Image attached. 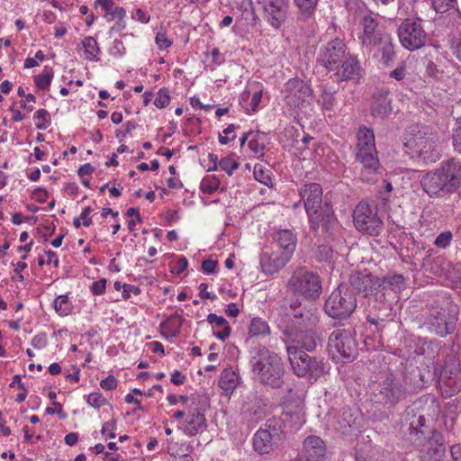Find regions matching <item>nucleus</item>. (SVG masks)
<instances>
[{"mask_svg":"<svg viewBox=\"0 0 461 461\" xmlns=\"http://www.w3.org/2000/svg\"><path fill=\"white\" fill-rule=\"evenodd\" d=\"M438 408V401L430 394L421 396L408 406L401 418L404 437L417 447L429 441L434 432Z\"/></svg>","mask_w":461,"mask_h":461,"instance_id":"nucleus-1","label":"nucleus"},{"mask_svg":"<svg viewBox=\"0 0 461 461\" xmlns=\"http://www.w3.org/2000/svg\"><path fill=\"white\" fill-rule=\"evenodd\" d=\"M420 185L429 196L456 192L461 185V163L454 159L442 163L438 169L425 174Z\"/></svg>","mask_w":461,"mask_h":461,"instance_id":"nucleus-2","label":"nucleus"},{"mask_svg":"<svg viewBox=\"0 0 461 461\" xmlns=\"http://www.w3.org/2000/svg\"><path fill=\"white\" fill-rule=\"evenodd\" d=\"M356 160L361 164L360 178L373 183L380 173V161L375 147V133L372 129L362 125L357 132Z\"/></svg>","mask_w":461,"mask_h":461,"instance_id":"nucleus-3","label":"nucleus"},{"mask_svg":"<svg viewBox=\"0 0 461 461\" xmlns=\"http://www.w3.org/2000/svg\"><path fill=\"white\" fill-rule=\"evenodd\" d=\"M252 372L263 384L280 388L284 384L285 368L277 354L261 346L256 348L250 358Z\"/></svg>","mask_w":461,"mask_h":461,"instance_id":"nucleus-4","label":"nucleus"},{"mask_svg":"<svg viewBox=\"0 0 461 461\" xmlns=\"http://www.w3.org/2000/svg\"><path fill=\"white\" fill-rule=\"evenodd\" d=\"M351 285L366 297L373 296L378 305H374L377 310V317L368 315L366 320L377 326L379 321H385L392 316L391 303L387 302L386 293L381 292L380 278L363 272H357L350 276Z\"/></svg>","mask_w":461,"mask_h":461,"instance_id":"nucleus-5","label":"nucleus"},{"mask_svg":"<svg viewBox=\"0 0 461 461\" xmlns=\"http://www.w3.org/2000/svg\"><path fill=\"white\" fill-rule=\"evenodd\" d=\"M406 396V388L401 378L388 374L371 386V402L385 409L393 408Z\"/></svg>","mask_w":461,"mask_h":461,"instance_id":"nucleus-6","label":"nucleus"},{"mask_svg":"<svg viewBox=\"0 0 461 461\" xmlns=\"http://www.w3.org/2000/svg\"><path fill=\"white\" fill-rule=\"evenodd\" d=\"M406 138L405 146L425 163L436 162L440 158L438 137L436 132L423 127Z\"/></svg>","mask_w":461,"mask_h":461,"instance_id":"nucleus-7","label":"nucleus"},{"mask_svg":"<svg viewBox=\"0 0 461 461\" xmlns=\"http://www.w3.org/2000/svg\"><path fill=\"white\" fill-rule=\"evenodd\" d=\"M357 307V298L353 290L347 285H339L326 300L324 310L334 319H347Z\"/></svg>","mask_w":461,"mask_h":461,"instance_id":"nucleus-8","label":"nucleus"},{"mask_svg":"<svg viewBox=\"0 0 461 461\" xmlns=\"http://www.w3.org/2000/svg\"><path fill=\"white\" fill-rule=\"evenodd\" d=\"M286 351L291 366L298 376L316 380L326 373V366L321 360L310 357L298 347L288 346Z\"/></svg>","mask_w":461,"mask_h":461,"instance_id":"nucleus-9","label":"nucleus"},{"mask_svg":"<svg viewBox=\"0 0 461 461\" xmlns=\"http://www.w3.org/2000/svg\"><path fill=\"white\" fill-rule=\"evenodd\" d=\"M353 219L355 227L362 233L377 236L382 230L383 221L374 203L361 201L354 210Z\"/></svg>","mask_w":461,"mask_h":461,"instance_id":"nucleus-10","label":"nucleus"},{"mask_svg":"<svg viewBox=\"0 0 461 461\" xmlns=\"http://www.w3.org/2000/svg\"><path fill=\"white\" fill-rule=\"evenodd\" d=\"M328 349L332 358L345 362L352 361L357 355L355 339L348 330H336L329 337Z\"/></svg>","mask_w":461,"mask_h":461,"instance_id":"nucleus-11","label":"nucleus"},{"mask_svg":"<svg viewBox=\"0 0 461 461\" xmlns=\"http://www.w3.org/2000/svg\"><path fill=\"white\" fill-rule=\"evenodd\" d=\"M282 421L280 418L269 419L266 429H259L253 437V447L260 455L271 453L280 440Z\"/></svg>","mask_w":461,"mask_h":461,"instance_id":"nucleus-12","label":"nucleus"},{"mask_svg":"<svg viewBox=\"0 0 461 461\" xmlns=\"http://www.w3.org/2000/svg\"><path fill=\"white\" fill-rule=\"evenodd\" d=\"M398 37L402 47L409 50L421 48L427 40L420 19H405L398 28Z\"/></svg>","mask_w":461,"mask_h":461,"instance_id":"nucleus-13","label":"nucleus"},{"mask_svg":"<svg viewBox=\"0 0 461 461\" xmlns=\"http://www.w3.org/2000/svg\"><path fill=\"white\" fill-rule=\"evenodd\" d=\"M458 312V306L449 303L446 308H441L431 313L429 318L430 331L440 337L451 334L455 330Z\"/></svg>","mask_w":461,"mask_h":461,"instance_id":"nucleus-14","label":"nucleus"},{"mask_svg":"<svg viewBox=\"0 0 461 461\" xmlns=\"http://www.w3.org/2000/svg\"><path fill=\"white\" fill-rule=\"evenodd\" d=\"M289 288L305 297L318 298L321 292L320 277L303 268L296 270L288 282Z\"/></svg>","mask_w":461,"mask_h":461,"instance_id":"nucleus-15","label":"nucleus"},{"mask_svg":"<svg viewBox=\"0 0 461 461\" xmlns=\"http://www.w3.org/2000/svg\"><path fill=\"white\" fill-rule=\"evenodd\" d=\"M208 406L207 401L200 397H193L187 406L186 420L183 428L185 435L194 436L202 433L207 427L204 412Z\"/></svg>","mask_w":461,"mask_h":461,"instance_id":"nucleus-16","label":"nucleus"},{"mask_svg":"<svg viewBox=\"0 0 461 461\" xmlns=\"http://www.w3.org/2000/svg\"><path fill=\"white\" fill-rule=\"evenodd\" d=\"M311 228L317 234L330 235L336 224V217L329 203L312 209L307 212Z\"/></svg>","mask_w":461,"mask_h":461,"instance_id":"nucleus-17","label":"nucleus"},{"mask_svg":"<svg viewBox=\"0 0 461 461\" xmlns=\"http://www.w3.org/2000/svg\"><path fill=\"white\" fill-rule=\"evenodd\" d=\"M347 47L343 41L334 39L320 50L317 61L328 70L339 68L340 62L347 56Z\"/></svg>","mask_w":461,"mask_h":461,"instance_id":"nucleus-18","label":"nucleus"},{"mask_svg":"<svg viewBox=\"0 0 461 461\" xmlns=\"http://www.w3.org/2000/svg\"><path fill=\"white\" fill-rule=\"evenodd\" d=\"M264 16L275 28H279L286 19L288 3L286 0H258Z\"/></svg>","mask_w":461,"mask_h":461,"instance_id":"nucleus-19","label":"nucleus"},{"mask_svg":"<svg viewBox=\"0 0 461 461\" xmlns=\"http://www.w3.org/2000/svg\"><path fill=\"white\" fill-rule=\"evenodd\" d=\"M360 23L363 29L360 39L362 44L366 47L376 46L377 43L381 42L382 37L387 34L379 27L376 17L371 14L364 15Z\"/></svg>","mask_w":461,"mask_h":461,"instance_id":"nucleus-20","label":"nucleus"},{"mask_svg":"<svg viewBox=\"0 0 461 461\" xmlns=\"http://www.w3.org/2000/svg\"><path fill=\"white\" fill-rule=\"evenodd\" d=\"M283 423L287 424L293 429H299L305 422L304 406L301 400H297L294 404L286 402L283 411Z\"/></svg>","mask_w":461,"mask_h":461,"instance_id":"nucleus-21","label":"nucleus"},{"mask_svg":"<svg viewBox=\"0 0 461 461\" xmlns=\"http://www.w3.org/2000/svg\"><path fill=\"white\" fill-rule=\"evenodd\" d=\"M291 257L280 251H264L260 257V266L264 273L272 275L282 269Z\"/></svg>","mask_w":461,"mask_h":461,"instance_id":"nucleus-22","label":"nucleus"},{"mask_svg":"<svg viewBox=\"0 0 461 461\" xmlns=\"http://www.w3.org/2000/svg\"><path fill=\"white\" fill-rule=\"evenodd\" d=\"M299 195L303 201L306 212L321 205L322 188L317 183L303 185L299 190Z\"/></svg>","mask_w":461,"mask_h":461,"instance_id":"nucleus-23","label":"nucleus"},{"mask_svg":"<svg viewBox=\"0 0 461 461\" xmlns=\"http://www.w3.org/2000/svg\"><path fill=\"white\" fill-rule=\"evenodd\" d=\"M325 450V444L320 437L309 436L303 441L304 458L301 457L297 461H321Z\"/></svg>","mask_w":461,"mask_h":461,"instance_id":"nucleus-24","label":"nucleus"},{"mask_svg":"<svg viewBox=\"0 0 461 461\" xmlns=\"http://www.w3.org/2000/svg\"><path fill=\"white\" fill-rule=\"evenodd\" d=\"M360 71L361 67L357 59L348 53L340 62L335 75L339 80L345 81L356 78L359 76Z\"/></svg>","mask_w":461,"mask_h":461,"instance_id":"nucleus-25","label":"nucleus"},{"mask_svg":"<svg viewBox=\"0 0 461 461\" xmlns=\"http://www.w3.org/2000/svg\"><path fill=\"white\" fill-rule=\"evenodd\" d=\"M389 91L381 89L374 95L371 112L374 116L384 117L392 111Z\"/></svg>","mask_w":461,"mask_h":461,"instance_id":"nucleus-26","label":"nucleus"},{"mask_svg":"<svg viewBox=\"0 0 461 461\" xmlns=\"http://www.w3.org/2000/svg\"><path fill=\"white\" fill-rule=\"evenodd\" d=\"M267 401L259 396L254 395L249 402H247L242 407V412L254 417L258 420L263 417L267 408Z\"/></svg>","mask_w":461,"mask_h":461,"instance_id":"nucleus-27","label":"nucleus"},{"mask_svg":"<svg viewBox=\"0 0 461 461\" xmlns=\"http://www.w3.org/2000/svg\"><path fill=\"white\" fill-rule=\"evenodd\" d=\"M282 252L288 256H292L296 247V237L290 230H279L275 237Z\"/></svg>","mask_w":461,"mask_h":461,"instance_id":"nucleus-28","label":"nucleus"},{"mask_svg":"<svg viewBox=\"0 0 461 461\" xmlns=\"http://www.w3.org/2000/svg\"><path fill=\"white\" fill-rule=\"evenodd\" d=\"M207 321L210 324L221 329L220 330L213 331V335L217 339L225 340L227 338L230 337L231 330L226 319H224L221 316H218L215 313H210L207 316Z\"/></svg>","mask_w":461,"mask_h":461,"instance_id":"nucleus-29","label":"nucleus"},{"mask_svg":"<svg viewBox=\"0 0 461 461\" xmlns=\"http://www.w3.org/2000/svg\"><path fill=\"white\" fill-rule=\"evenodd\" d=\"M404 283V277L402 275H393L392 276H386L380 279V289L381 292L386 293V297L391 295V293L397 292L401 289Z\"/></svg>","mask_w":461,"mask_h":461,"instance_id":"nucleus-30","label":"nucleus"},{"mask_svg":"<svg viewBox=\"0 0 461 461\" xmlns=\"http://www.w3.org/2000/svg\"><path fill=\"white\" fill-rule=\"evenodd\" d=\"M182 323V317L176 313L173 314L161 323L162 333L167 337H175L179 332Z\"/></svg>","mask_w":461,"mask_h":461,"instance_id":"nucleus-31","label":"nucleus"},{"mask_svg":"<svg viewBox=\"0 0 461 461\" xmlns=\"http://www.w3.org/2000/svg\"><path fill=\"white\" fill-rule=\"evenodd\" d=\"M376 46H379L383 62L388 65L394 56V46L392 41V37L387 33L385 36L382 37L381 42L377 43Z\"/></svg>","mask_w":461,"mask_h":461,"instance_id":"nucleus-32","label":"nucleus"},{"mask_svg":"<svg viewBox=\"0 0 461 461\" xmlns=\"http://www.w3.org/2000/svg\"><path fill=\"white\" fill-rule=\"evenodd\" d=\"M219 384L225 391L233 390L238 384V375L232 369L226 368L221 373Z\"/></svg>","mask_w":461,"mask_h":461,"instance_id":"nucleus-33","label":"nucleus"},{"mask_svg":"<svg viewBox=\"0 0 461 461\" xmlns=\"http://www.w3.org/2000/svg\"><path fill=\"white\" fill-rule=\"evenodd\" d=\"M82 46L85 50L86 59L91 61H97L99 59L96 54L99 52V47L96 41L93 37H86L82 41Z\"/></svg>","mask_w":461,"mask_h":461,"instance_id":"nucleus-34","label":"nucleus"},{"mask_svg":"<svg viewBox=\"0 0 461 461\" xmlns=\"http://www.w3.org/2000/svg\"><path fill=\"white\" fill-rule=\"evenodd\" d=\"M249 334L254 337L264 336L270 333V329L267 321L260 318H254L249 328Z\"/></svg>","mask_w":461,"mask_h":461,"instance_id":"nucleus-35","label":"nucleus"},{"mask_svg":"<svg viewBox=\"0 0 461 461\" xmlns=\"http://www.w3.org/2000/svg\"><path fill=\"white\" fill-rule=\"evenodd\" d=\"M297 346L300 349H305L307 351H312L315 349L317 345V339L314 334L310 332L302 333L298 339Z\"/></svg>","mask_w":461,"mask_h":461,"instance_id":"nucleus-36","label":"nucleus"},{"mask_svg":"<svg viewBox=\"0 0 461 461\" xmlns=\"http://www.w3.org/2000/svg\"><path fill=\"white\" fill-rule=\"evenodd\" d=\"M220 181L213 176H206L203 178L200 189L203 194H211L218 189Z\"/></svg>","mask_w":461,"mask_h":461,"instance_id":"nucleus-37","label":"nucleus"},{"mask_svg":"<svg viewBox=\"0 0 461 461\" xmlns=\"http://www.w3.org/2000/svg\"><path fill=\"white\" fill-rule=\"evenodd\" d=\"M298 7L300 14L304 17H309L314 12L319 0H294Z\"/></svg>","mask_w":461,"mask_h":461,"instance_id":"nucleus-38","label":"nucleus"},{"mask_svg":"<svg viewBox=\"0 0 461 461\" xmlns=\"http://www.w3.org/2000/svg\"><path fill=\"white\" fill-rule=\"evenodd\" d=\"M55 311L62 316H66L70 312V303L67 295H59L54 301Z\"/></svg>","mask_w":461,"mask_h":461,"instance_id":"nucleus-39","label":"nucleus"},{"mask_svg":"<svg viewBox=\"0 0 461 461\" xmlns=\"http://www.w3.org/2000/svg\"><path fill=\"white\" fill-rule=\"evenodd\" d=\"M318 102L325 110H331L335 104L333 92L326 88L323 89Z\"/></svg>","mask_w":461,"mask_h":461,"instance_id":"nucleus-40","label":"nucleus"},{"mask_svg":"<svg viewBox=\"0 0 461 461\" xmlns=\"http://www.w3.org/2000/svg\"><path fill=\"white\" fill-rule=\"evenodd\" d=\"M33 119L38 121V122H36V128L39 130H45L47 128V122L50 121V113L45 109L36 111Z\"/></svg>","mask_w":461,"mask_h":461,"instance_id":"nucleus-41","label":"nucleus"},{"mask_svg":"<svg viewBox=\"0 0 461 461\" xmlns=\"http://www.w3.org/2000/svg\"><path fill=\"white\" fill-rule=\"evenodd\" d=\"M170 101L168 90L165 87L160 88L157 93V96L154 100V105L159 109L166 107Z\"/></svg>","mask_w":461,"mask_h":461,"instance_id":"nucleus-42","label":"nucleus"},{"mask_svg":"<svg viewBox=\"0 0 461 461\" xmlns=\"http://www.w3.org/2000/svg\"><path fill=\"white\" fill-rule=\"evenodd\" d=\"M288 86H294L298 88V93L300 94L299 97L304 98L309 97L312 95V89L309 86L303 84V81H299L297 79H292L288 82Z\"/></svg>","mask_w":461,"mask_h":461,"instance_id":"nucleus-43","label":"nucleus"},{"mask_svg":"<svg viewBox=\"0 0 461 461\" xmlns=\"http://www.w3.org/2000/svg\"><path fill=\"white\" fill-rule=\"evenodd\" d=\"M257 136L258 135L257 134ZM249 148L255 157L262 158L264 156L265 144L260 142L258 137L249 141Z\"/></svg>","mask_w":461,"mask_h":461,"instance_id":"nucleus-44","label":"nucleus"},{"mask_svg":"<svg viewBox=\"0 0 461 461\" xmlns=\"http://www.w3.org/2000/svg\"><path fill=\"white\" fill-rule=\"evenodd\" d=\"M255 179L266 185H269L272 182L268 171L263 169L261 166H255L254 167Z\"/></svg>","mask_w":461,"mask_h":461,"instance_id":"nucleus-45","label":"nucleus"},{"mask_svg":"<svg viewBox=\"0 0 461 461\" xmlns=\"http://www.w3.org/2000/svg\"><path fill=\"white\" fill-rule=\"evenodd\" d=\"M455 0H433L432 5L437 13L444 14L454 7Z\"/></svg>","mask_w":461,"mask_h":461,"instance_id":"nucleus-46","label":"nucleus"},{"mask_svg":"<svg viewBox=\"0 0 461 461\" xmlns=\"http://www.w3.org/2000/svg\"><path fill=\"white\" fill-rule=\"evenodd\" d=\"M333 251L330 246L321 245L319 246L316 252L315 257L318 261H328L332 258Z\"/></svg>","mask_w":461,"mask_h":461,"instance_id":"nucleus-47","label":"nucleus"},{"mask_svg":"<svg viewBox=\"0 0 461 461\" xmlns=\"http://www.w3.org/2000/svg\"><path fill=\"white\" fill-rule=\"evenodd\" d=\"M452 238L453 235L451 231H444L436 238L434 244L438 248L446 249L449 246Z\"/></svg>","mask_w":461,"mask_h":461,"instance_id":"nucleus-48","label":"nucleus"},{"mask_svg":"<svg viewBox=\"0 0 461 461\" xmlns=\"http://www.w3.org/2000/svg\"><path fill=\"white\" fill-rule=\"evenodd\" d=\"M52 78L51 72L42 73L35 77V84L39 89H47Z\"/></svg>","mask_w":461,"mask_h":461,"instance_id":"nucleus-49","label":"nucleus"},{"mask_svg":"<svg viewBox=\"0 0 461 461\" xmlns=\"http://www.w3.org/2000/svg\"><path fill=\"white\" fill-rule=\"evenodd\" d=\"M220 167L227 172L229 176H231L233 171L236 170L239 167V164L229 158H223L220 160Z\"/></svg>","mask_w":461,"mask_h":461,"instance_id":"nucleus-50","label":"nucleus"},{"mask_svg":"<svg viewBox=\"0 0 461 461\" xmlns=\"http://www.w3.org/2000/svg\"><path fill=\"white\" fill-rule=\"evenodd\" d=\"M87 402L92 407L97 409L104 405L106 402L105 398L99 393H92L88 395Z\"/></svg>","mask_w":461,"mask_h":461,"instance_id":"nucleus-51","label":"nucleus"},{"mask_svg":"<svg viewBox=\"0 0 461 461\" xmlns=\"http://www.w3.org/2000/svg\"><path fill=\"white\" fill-rule=\"evenodd\" d=\"M115 430H116V422L115 420H112L105 423H104L102 427V435L104 437H108L111 438H115Z\"/></svg>","mask_w":461,"mask_h":461,"instance_id":"nucleus-52","label":"nucleus"},{"mask_svg":"<svg viewBox=\"0 0 461 461\" xmlns=\"http://www.w3.org/2000/svg\"><path fill=\"white\" fill-rule=\"evenodd\" d=\"M95 6L99 5L104 11V17L108 19L110 16L113 8L114 6V3L113 0H95Z\"/></svg>","mask_w":461,"mask_h":461,"instance_id":"nucleus-53","label":"nucleus"},{"mask_svg":"<svg viewBox=\"0 0 461 461\" xmlns=\"http://www.w3.org/2000/svg\"><path fill=\"white\" fill-rule=\"evenodd\" d=\"M155 41L160 50L167 49L172 44V41L167 37L166 33L161 32L157 33Z\"/></svg>","mask_w":461,"mask_h":461,"instance_id":"nucleus-54","label":"nucleus"},{"mask_svg":"<svg viewBox=\"0 0 461 461\" xmlns=\"http://www.w3.org/2000/svg\"><path fill=\"white\" fill-rule=\"evenodd\" d=\"M32 346L35 348L41 349L47 346V335L45 333H39L32 339Z\"/></svg>","mask_w":461,"mask_h":461,"instance_id":"nucleus-55","label":"nucleus"},{"mask_svg":"<svg viewBox=\"0 0 461 461\" xmlns=\"http://www.w3.org/2000/svg\"><path fill=\"white\" fill-rule=\"evenodd\" d=\"M106 280L100 279L92 284L91 291L95 295H100L104 293L105 290Z\"/></svg>","mask_w":461,"mask_h":461,"instance_id":"nucleus-56","label":"nucleus"},{"mask_svg":"<svg viewBox=\"0 0 461 461\" xmlns=\"http://www.w3.org/2000/svg\"><path fill=\"white\" fill-rule=\"evenodd\" d=\"M100 386L104 390H113L117 386V380L113 375H109L101 381Z\"/></svg>","mask_w":461,"mask_h":461,"instance_id":"nucleus-57","label":"nucleus"},{"mask_svg":"<svg viewBox=\"0 0 461 461\" xmlns=\"http://www.w3.org/2000/svg\"><path fill=\"white\" fill-rule=\"evenodd\" d=\"M49 196V194L46 189L44 188H36L32 193V197L34 200L38 203H45L47 198Z\"/></svg>","mask_w":461,"mask_h":461,"instance_id":"nucleus-58","label":"nucleus"},{"mask_svg":"<svg viewBox=\"0 0 461 461\" xmlns=\"http://www.w3.org/2000/svg\"><path fill=\"white\" fill-rule=\"evenodd\" d=\"M188 266V261L187 259L185 258V257H181L176 266L174 267L172 272L176 274V275H180L181 273H183L186 267Z\"/></svg>","mask_w":461,"mask_h":461,"instance_id":"nucleus-59","label":"nucleus"},{"mask_svg":"<svg viewBox=\"0 0 461 461\" xmlns=\"http://www.w3.org/2000/svg\"><path fill=\"white\" fill-rule=\"evenodd\" d=\"M28 102H32L34 104L36 102V97L32 94H28L25 96V99L20 101V104L23 109H25L28 112H32L34 109V107L32 104H28Z\"/></svg>","mask_w":461,"mask_h":461,"instance_id":"nucleus-60","label":"nucleus"},{"mask_svg":"<svg viewBox=\"0 0 461 461\" xmlns=\"http://www.w3.org/2000/svg\"><path fill=\"white\" fill-rule=\"evenodd\" d=\"M217 262L212 259H205L202 263V269L206 274L214 273Z\"/></svg>","mask_w":461,"mask_h":461,"instance_id":"nucleus-61","label":"nucleus"},{"mask_svg":"<svg viewBox=\"0 0 461 461\" xmlns=\"http://www.w3.org/2000/svg\"><path fill=\"white\" fill-rule=\"evenodd\" d=\"M126 15V11L122 8V7H114L113 8V11L110 14V16L108 17V21L110 20H113V18H118V20H122L124 19Z\"/></svg>","mask_w":461,"mask_h":461,"instance_id":"nucleus-62","label":"nucleus"},{"mask_svg":"<svg viewBox=\"0 0 461 461\" xmlns=\"http://www.w3.org/2000/svg\"><path fill=\"white\" fill-rule=\"evenodd\" d=\"M91 207H85L80 214V219L83 220V225L86 227H89L92 224V220L89 218V214L91 213Z\"/></svg>","mask_w":461,"mask_h":461,"instance_id":"nucleus-63","label":"nucleus"},{"mask_svg":"<svg viewBox=\"0 0 461 461\" xmlns=\"http://www.w3.org/2000/svg\"><path fill=\"white\" fill-rule=\"evenodd\" d=\"M453 145L456 151L461 152V127L456 128L453 133Z\"/></svg>","mask_w":461,"mask_h":461,"instance_id":"nucleus-64","label":"nucleus"}]
</instances>
